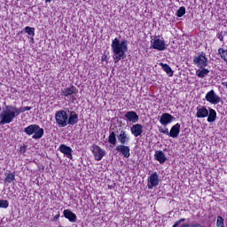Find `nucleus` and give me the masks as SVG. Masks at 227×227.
Returning <instances> with one entry per match:
<instances>
[{"label": "nucleus", "instance_id": "nucleus-20", "mask_svg": "<svg viewBox=\"0 0 227 227\" xmlns=\"http://www.w3.org/2000/svg\"><path fill=\"white\" fill-rule=\"evenodd\" d=\"M179 134H180V123H176L170 129V131H168V136L170 137L175 138V137H178Z\"/></svg>", "mask_w": 227, "mask_h": 227}, {"label": "nucleus", "instance_id": "nucleus-34", "mask_svg": "<svg viewBox=\"0 0 227 227\" xmlns=\"http://www.w3.org/2000/svg\"><path fill=\"white\" fill-rule=\"evenodd\" d=\"M101 61H107V55H103L101 57Z\"/></svg>", "mask_w": 227, "mask_h": 227}, {"label": "nucleus", "instance_id": "nucleus-17", "mask_svg": "<svg viewBox=\"0 0 227 227\" xmlns=\"http://www.w3.org/2000/svg\"><path fill=\"white\" fill-rule=\"evenodd\" d=\"M208 116V109L207 106H197V118H207Z\"/></svg>", "mask_w": 227, "mask_h": 227}, {"label": "nucleus", "instance_id": "nucleus-23", "mask_svg": "<svg viewBox=\"0 0 227 227\" xmlns=\"http://www.w3.org/2000/svg\"><path fill=\"white\" fill-rule=\"evenodd\" d=\"M215 118H217V113L213 108H209L208 115H207L208 123H212L213 121H215Z\"/></svg>", "mask_w": 227, "mask_h": 227}, {"label": "nucleus", "instance_id": "nucleus-27", "mask_svg": "<svg viewBox=\"0 0 227 227\" xmlns=\"http://www.w3.org/2000/svg\"><path fill=\"white\" fill-rule=\"evenodd\" d=\"M23 31L27 33L29 36H35V27H26Z\"/></svg>", "mask_w": 227, "mask_h": 227}, {"label": "nucleus", "instance_id": "nucleus-1", "mask_svg": "<svg viewBox=\"0 0 227 227\" xmlns=\"http://www.w3.org/2000/svg\"><path fill=\"white\" fill-rule=\"evenodd\" d=\"M26 111H31V106H24L17 108L13 106H5L0 114V125H6V123H12L20 114V113H26Z\"/></svg>", "mask_w": 227, "mask_h": 227}, {"label": "nucleus", "instance_id": "nucleus-33", "mask_svg": "<svg viewBox=\"0 0 227 227\" xmlns=\"http://www.w3.org/2000/svg\"><path fill=\"white\" fill-rule=\"evenodd\" d=\"M216 36H217V38L219 39L220 42H223L224 35H223V32L218 33Z\"/></svg>", "mask_w": 227, "mask_h": 227}, {"label": "nucleus", "instance_id": "nucleus-11", "mask_svg": "<svg viewBox=\"0 0 227 227\" xmlns=\"http://www.w3.org/2000/svg\"><path fill=\"white\" fill-rule=\"evenodd\" d=\"M173 120H175V117L170 114H162L160 117V123L164 125V127H167V125L173 122Z\"/></svg>", "mask_w": 227, "mask_h": 227}, {"label": "nucleus", "instance_id": "nucleus-36", "mask_svg": "<svg viewBox=\"0 0 227 227\" xmlns=\"http://www.w3.org/2000/svg\"><path fill=\"white\" fill-rule=\"evenodd\" d=\"M45 3H51L52 0H44Z\"/></svg>", "mask_w": 227, "mask_h": 227}, {"label": "nucleus", "instance_id": "nucleus-30", "mask_svg": "<svg viewBox=\"0 0 227 227\" xmlns=\"http://www.w3.org/2000/svg\"><path fill=\"white\" fill-rule=\"evenodd\" d=\"M216 226L224 227V219L223 218V216H217Z\"/></svg>", "mask_w": 227, "mask_h": 227}, {"label": "nucleus", "instance_id": "nucleus-21", "mask_svg": "<svg viewBox=\"0 0 227 227\" xmlns=\"http://www.w3.org/2000/svg\"><path fill=\"white\" fill-rule=\"evenodd\" d=\"M77 121H79V115L74 112H71L69 116L67 115V125H75Z\"/></svg>", "mask_w": 227, "mask_h": 227}, {"label": "nucleus", "instance_id": "nucleus-3", "mask_svg": "<svg viewBox=\"0 0 227 227\" xmlns=\"http://www.w3.org/2000/svg\"><path fill=\"white\" fill-rule=\"evenodd\" d=\"M24 132L27 136H32L33 139H42L43 137V129L37 124H31L25 128Z\"/></svg>", "mask_w": 227, "mask_h": 227}, {"label": "nucleus", "instance_id": "nucleus-7", "mask_svg": "<svg viewBox=\"0 0 227 227\" xmlns=\"http://www.w3.org/2000/svg\"><path fill=\"white\" fill-rule=\"evenodd\" d=\"M117 141L121 145H128L130 143V135L125 129H120L117 134Z\"/></svg>", "mask_w": 227, "mask_h": 227}, {"label": "nucleus", "instance_id": "nucleus-28", "mask_svg": "<svg viewBox=\"0 0 227 227\" xmlns=\"http://www.w3.org/2000/svg\"><path fill=\"white\" fill-rule=\"evenodd\" d=\"M218 54L221 56L222 59H224L227 57V50H224L223 48H219L218 49Z\"/></svg>", "mask_w": 227, "mask_h": 227}, {"label": "nucleus", "instance_id": "nucleus-19", "mask_svg": "<svg viewBox=\"0 0 227 227\" xmlns=\"http://www.w3.org/2000/svg\"><path fill=\"white\" fill-rule=\"evenodd\" d=\"M208 74H210V70L205 67H199V69L196 70V75L199 79H205Z\"/></svg>", "mask_w": 227, "mask_h": 227}, {"label": "nucleus", "instance_id": "nucleus-29", "mask_svg": "<svg viewBox=\"0 0 227 227\" xmlns=\"http://www.w3.org/2000/svg\"><path fill=\"white\" fill-rule=\"evenodd\" d=\"M10 202L6 200H0V208H8Z\"/></svg>", "mask_w": 227, "mask_h": 227}, {"label": "nucleus", "instance_id": "nucleus-6", "mask_svg": "<svg viewBox=\"0 0 227 227\" xmlns=\"http://www.w3.org/2000/svg\"><path fill=\"white\" fill-rule=\"evenodd\" d=\"M151 47L156 51H166V42L163 38L160 39L159 36H154V39L151 41Z\"/></svg>", "mask_w": 227, "mask_h": 227}, {"label": "nucleus", "instance_id": "nucleus-14", "mask_svg": "<svg viewBox=\"0 0 227 227\" xmlns=\"http://www.w3.org/2000/svg\"><path fill=\"white\" fill-rule=\"evenodd\" d=\"M117 152H120L125 159L130 157V147L125 145H120L116 147Z\"/></svg>", "mask_w": 227, "mask_h": 227}, {"label": "nucleus", "instance_id": "nucleus-32", "mask_svg": "<svg viewBox=\"0 0 227 227\" xmlns=\"http://www.w3.org/2000/svg\"><path fill=\"white\" fill-rule=\"evenodd\" d=\"M159 132H161V134H166L167 136H169V129L168 128H162V126L158 127Z\"/></svg>", "mask_w": 227, "mask_h": 227}, {"label": "nucleus", "instance_id": "nucleus-4", "mask_svg": "<svg viewBox=\"0 0 227 227\" xmlns=\"http://www.w3.org/2000/svg\"><path fill=\"white\" fill-rule=\"evenodd\" d=\"M55 120L59 127H67L68 125V114L65 110H59L55 114Z\"/></svg>", "mask_w": 227, "mask_h": 227}, {"label": "nucleus", "instance_id": "nucleus-12", "mask_svg": "<svg viewBox=\"0 0 227 227\" xmlns=\"http://www.w3.org/2000/svg\"><path fill=\"white\" fill-rule=\"evenodd\" d=\"M59 152H61V153H64L66 157H67V159H73L72 153L74 151L72 150V147L67 146L65 144H62L59 145Z\"/></svg>", "mask_w": 227, "mask_h": 227}, {"label": "nucleus", "instance_id": "nucleus-22", "mask_svg": "<svg viewBox=\"0 0 227 227\" xmlns=\"http://www.w3.org/2000/svg\"><path fill=\"white\" fill-rule=\"evenodd\" d=\"M74 93H75V87H74V85L62 90L63 97H72V95H74Z\"/></svg>", "mask_w": 227, "mask_h": 227}, {"label": "nucleus", "instance_id": "nucleus-5", "mask_svg": "<svg viewBox=\"0 0 227 227\" xmlns=\"http://www.w3.org/2000/svg\"><path fill=\"white\" fill-rule=\"evenodd\" d=\"M193 65L197 67V68H207L208 67V58H207L206 53H201L198 56H195L193 59Z\"/></svg>", "mask_w": 227, "mask_h": 227}, {"label": "nucleus", "instance_id": "nucleus-13", "mask_svg": "<svg viewBox=\"0 0 227 227\" xmlns=\"http://www.w3.org/2000/svg\"><path fill=\"white\" fill-rule=\"evenodd\" d=\"M124 117L131 123H137V121H139V115H137V114L134 111L127 112Z\"/></svg>", "mask_w": 227, "mask_h": 227}, {"label": "nucleus", "instance_id": "nucleus-35", "mask_svg": "<svg viewBox=\"0 0 227 227\" xmlns=\"http://www.w3.org/2000/svg\"><path fill=\"white\" fill-rule=\"evenodd\" d=\"M54 219H59V213L55 215Z\"/></svg>", "mask_w": 227, "mask_h": 227}, {"label": "nucleus", "instance_id": "nucleus-15", "mask_svg": "<svg viewBox=\"0 0 227 227\" xmlns=\"http://www.w3.org/2000/svg\"><path fill=\"white\" fill-rule=\"evenodd\" d=\"M130 132L135 137H139L143 134V125L135 124L130 128Z\"/></svg>", "mask_w": 227, "mask_h": 227}, {"label": "nucleus", "instance_id": "nucleus-37", "mask_svg": "<svg viewBox=\"0 0 227 227\" xmlns=\"http://www.w3.org/2000/svg\"><path fill=\"white\" fill-rule=\"evenodd\" d=\"M0 111H1V107H0Z\"/></svg>", "mask_w": 227, "mask_h": 227}, {"label": "nucleus", "instance_id": "nucleus-9", "mask_svg": "<svg viewBox=\"0 0 227 227\" xmlns=\"http://www.w3.org/2000/svg\"><path fill=\"white\" fill-rule=\"evenodd\" d=\"M160 182L159 178V174L157 172H153L151 176L147 178V187L148 189H153V187H157Z\"/></svg>", "mask_w": 227, "mask_h": 227}, {"label": "nucleus", "instance_id": "nucleus-10", "mask_svg": "<svg viewBox=\"0 0 227 227\" xmlns=\"http://www.w3.org/2000/svg\"><path fill=\"white\" fill-rule=\"evenodd\" d=\"M91 152L95 157L96 160H102L106 155V151L101 149L98 145H92Z\"/></svg>", "mask_w": 227, "mask_h": 227}, {"label": "nucleus", "instance_id": "nucleus-8", "mask_svg": "<svg viewBox=\"0 0 227 227\" xmlns=\"http://www.w3.org/2000/svg\"><path fill=\"white\" fill-rule=\"evenodd\" d=\"M205 98L207 102H209V104H213L214 106H217V104L221 102V97L217 96V94H215V91L214 90L208 91L206 94Z\"/></svg>", "mask_w": 227, "mask_h": 227}, {"label": "nucleus", "instance_id": "nucleus-26", "mask_svg": "<svg viewBox=\"0 0 227 227\" xmlns=\"http://www.w3.org/2000/svg\"><path fill=\"white\" fill-rule=\"evenodd\" d=\"M108 143L113 145V146H116V133L114 131L111 132L108 137Z\"/></svg>", "mask_w": 227, "mask_h": 227}, {"label": "nucleus", "instance_id": "nucleus-2", "mask_svg": "<svg viewBox=\"0 0 227 227\" xmlns=\"http://www.w3.org/2000/svg\"><path fill=\"white\" fill-rule=\"evenodd\" d=\"M112 51L114 52L113 58L114 63H119L123 59L126 52L129 51V44L127 41H120L118 38H114L111 44Z\"/></svg>", "mask_w": 227, "mask_h": 227}, {"label": "nucleus", "instance_id": "nucleus-24", "mask_svg": "<svg viewBox=\"0 0 227 227\" xmlns=\"http://www.w3.org/2000/svg\"><path fill=\"white\" fill-rule=\"evenodd\" d=\"M160 66L161 67L162 70L168 74V77H173V70L169 65L160 63Z\"/></svg>", "mask_w": 227, "mask_h": 227}, {"label": "nucleus", "instance_id": "nucleus-31", "mask_svg": "<svg viewBox=\"0 0 227 227\" xmlns=\"http://www.w3.org/2000/svg\"><path fill=\"white\" fill-rule=\"evenodd\" d=\"M177 17H184L185 15V7H180L176 12Z\"/></svg>", "mask_w": 227, "mask_h": 227}, {"label": "nucleus", "instance_id": "nucleus-16", "mask_svg": "<svg viewBox=\"0 0 227 227\" xmlns=\"http://www.w3.org/2000/svg\"><path fill=\"white\" fill-rule=\"evenodd\" d=\"M63 214H64V217H66V219H68L70 223H76L77 215L74 212H72V210L65 209Z\"/></svg>", "mask_w": 227, "mask_h": 227}, {"label": "nucleus", "instance_id": "nucleus-25", "mask_svg": "<svg viewBox=\"0 0 227 227\" xmlns=\"http://www.w3.org/2000/svg\"><path fill=\"white\" fill-rule=\"evenodd\" d=\"M12 182H15V174L13 173L5 174L4 184H12Z\"/></svg>", "mask_w": 227, "mask_h": 227}, {"label": "nucleus", "instance_id": "nucleus-18", "mask_svg": "<svg viewBox=\"0 0 227 227\" xmlns=\"http://www.w3.org/2000/svg\"><path fill=\"white\" fill-rule=\"evenodd\" d=\"M154 159L160 162V164H164L168 158H166V154L162 151H156L154 153Z\"/></svg>", "mask_w": 227, "mask_h": 227}]
</instances>
